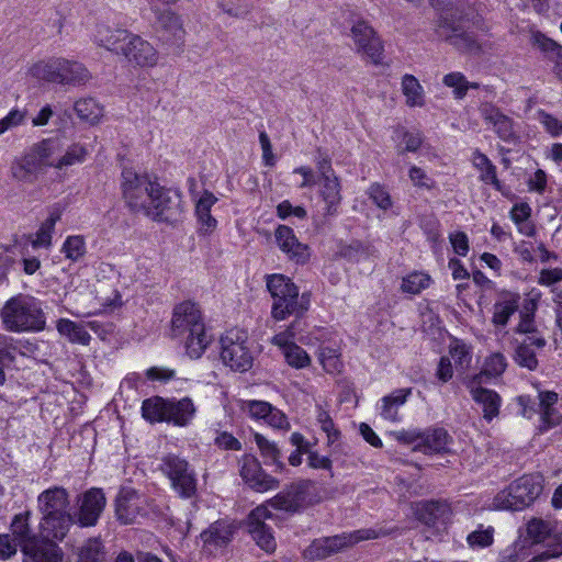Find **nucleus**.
Here are the masks:
<instances>
[{
  "mask_svg": "<svg viewBox=\"0 0 562 562\" xmlns=\"http://www.w3.org/2000/svg\"><path fill=\"white\" fill-rule=\"evenodd\" d=\"M171 336L184 344L190 358H200L210 338L199 305L184 301L175 306L171 319Z\"/></svg>",
  "mask_w": 562,
  "mask_h": 562,
  "instance_id": "f257e3e1",
  "label": "nucleus"
},
{
  "mask_svg": "<svg viewBox=\"0 0 562 562\" xmlns=\"http://www.w3.org/2000/svg\"><path fill=\"white\" fill-rule=\"evenodd\" d=\"M38 509L42 517V529L47 538L63 540L76 522L69 512V494L60 486L43 491L38 497Z\"/></svg>",
  "mask_w": 562,
  "mask_h": 562,
  "instance_id": "f03ea898",
  "label": "nucleus"
},
{
  "mask_svg": "<svg viewBox=\"0 0 562 562\" xmlns=\"http://www.w3.org/2000/svg\"><path fill=\"white\" fill-rule=\"evenodd\" d=\"M267 289L272 297L271 317L274 321H284L290 316L300 321L310 308V294H300L297 285L283 274L269 276Z\"/></svg>",
  "mask_w": 562,
  "mask_h": 562,
  "instance_id": "7ed1b4c3",
  "label": "nucleus"
},
{
  "mask_svg": "<svg viewBox=\"0 0 562 562\" xmlns=\"http://www.w3.org/2000/svg\"><path fill=\"white\" fill-rule=\"evenodd\" d=\"M4 328L9 331H38L45 327V316L38 302L19 294L11 297L1 310Z\"/></svg>",
  "mask_w": 562,
  "mask_h": 562,
  "instance_id": "20e7f679",
  "label": "nucleus"
},
{
  "mask_svg": "<svg viewBox=\"0 0 562 562\" xmlns=\"http://www.w3.org/2000/svg\"><path fill=\"white\" fill-rule=\"evenodd\" d=\"M159 470L170 481L173 491L182 498H192L196 494V474L189 462L175 453L161 458Z\"/></svg>",
  "mask_w": 562,
  "mask_h": 562,
  "instance_id": "39448f33",
  "label": "nucleus"
},
{
  "mask_svg": "<svg viewBox=\"0 0 562 562\" xmlns=\"http://www.w3.org/2000/svg\"><path fill=\"white\" fill-rule=\"evenodd\" d=\"M378 536L374 529L369 528L315 539L304 550V557L308 560H323L362 540L375 539Z\"/></svg>",
  "mask_w": 562,
  "mask_h": 562,
  "instance_id": "423d86ee",
  "label": "nucleus"
},
{
  "mask_svg": "<svg viewBox=\"0 0 562 562\" xmlns=\"http://www.w3.org/2000/svg\"><path fill=\"white\" fill-rule=\"evenodd\" d=\"M122 192L127 205L135 213H143L154 192L159 191V183L154 182L147 175L137 173L131 168L122 170Z\"/></svg>",
  "mask_w": 562,
  "mask_h": 562,
  "instance_id": "0eeeda50",
  "label": "nucleus"
},
{
  "mask_svg": "<svg viewBox=\"0 0 562 562\" xmlns=\"http://www.w3.org/2000/svg\"><path fill=\"white\" fill-rule=\"evenodd\" d=\"M223 362L236 371H247L252 363V356L247 347V335L238 329L228 330L221 339Z\"/></svg>",
  "mask_w": 562,
  "mask_h": 562,
  "instance_id": "6e6552de",
  "label": "nucleus"
},
{
  "mask_svg": "<svg viewBox=\"0 0 562 562\" xmlns=\"http://www.w3.org/2000/svg\"><path fill=\"white\" fill-rule=\"evenodd\" d=\"M314 490L313 481L300 480L273 497L271 504L277 509L295 513L316 502Z\"/></svg>",
  "mask_w": 562,
  "mask_h": 562,
  "instance_id": "1a4fd4ad",
  "label": "nucleus"
},
{
  "mask_svg": "<svg viewBox=\"0 0 562 562\" xmlns=\"http://www.w3.org/2000/svg\"><path fill=\"white\" fill-rule=\"evenodd\" d=\"M143 213L158 222L176 223L182 213L181 195L159 186V191L154 192Z\"/></svg>",
  "mask_w": 562,
  "mask_h": 562,
  "instance_id": "9d476101",
  "label": "nucleus"
},
{
  "mask_svg": "<svg viewBox=\"0 0 562 562\" xmlns=\"http://www.w3.org/2000/svg\"><path fill=\"white\" fill-rule=\"evenodd\" d=\"M148 513V499L132 487L121 488L115 501V515L124 525L137 524Z\"/></svg>",
  "mask_w": 562,
  "mask_h": 562,
  "instance_id": "9b49d317",
  "label": "nucleus"
},
{
  "mask_svg": "<svg viewBox=\"0 0 562 562\" xmlns=\"http://www.w3.org/2000/svg\"><path fill=\"white\" fill-rule=\"evenodd\" d=\"M350 32L357 53L369 58L374 65L381 64L384 47L373 27L366 21H358Z\"/></svg>",
  "mask_w": 562,
  "mask_h": 562,
  "instance_id": "f8f14e48",
  "label": "nucleus"
},
{
  "mask_svg": "<svg viewBox=\"0 0 562 562\" xmlns=\"http://www.w3.org/2000/svg\"><path fill=\"white\" fill-rule=\"evenodd\" d=\"M483 374H475L464 380V384L470 391L472 400L482 407L483 418L491 422L499 415L502 398L497 392L482 386L484 383Z\"/></svg>",
  "mask_w": 562,
  "mask_h": 562,
  "instance_id": "ddd939ff",
  "label": "nucleus"
},
{
  "mask_svg": "<svg viewBox=\"0 0 562 562\" xmlns=\"http://www.w3.org/2000/svg\"><path fill=\"white\" fill-rule=\"evenodd\" d=\"M105 496L101 488H90L78 497L77 522L80 527L97 525L105 507Z\"/></svg>",
  "mask_w": 562,
  "mask_h": 562,
  "instance_id": "4468645a",
  "label": "nucleus"
},
{
  "mask_svg": "<svg viewBox=\"0 0 562 562\" xmlns=\"http://www.w3.org/2000/svg\"><path fill=\"white\" fill-rule=\"evenodd\" d=\"M121 55L130 64L139 67H153L159 58L158 52L149 42L133 33L126 38Z\"/></svg>",
  "mask_w": 562,
  "mask_h": 562,
  "instance_id": "2eb2a0df",
  "label": "nucleus"
},
{
  "mask_svg": "<svg viewBox=\"0 0 562 562\" xmlns=\"http://www.w3.org/2000/svg\"><path fill=\"white\" fill-rule=\"evenodd\" d=\"M271 517L266 506H258L250 512L247 519L248 530L256 543L267 552L276 549V540L270 527L265 522Z\"/></svg>",
  "mask_w": 562,
  "mask_h": 562,
  "instance_id": "dca6fc26",
  "label": "nucleus"
},
{
  "mask_svg": "<svg viewBox=\"0 0 562 562\" xmlns=\"http://www.w3.org/2000/svg\"><path fill=\"white\" fill-rule=\"evenodd\" d=\"M239 473L243 480L257 492H266L279 486V481L263 472L259 461L252 456L241 458Z\"/></svg>",
  "mask_w": 562,
  "mask_h": 562,
  "instance_id": "f3484780",
  "label": "nucleus"
},
{
  "mask_svg": "<svg viewBox=\"0 0 562 562\" xmlns=\"http://www.w3.org/2000/svg\"><path fill=\"white\" fill-rule=\"evenodd\" d=\"M279 248L288 258L296 263H305L310 259V248L297 240L293 229L286 225H279L274 232Z\"/></svg>",
  "mask_w": 562,
  "mask_h": 562,
  "instance_id": "a211bd4d",
  "label": "nucleus"
},
{
  "mask_svg": "<svg viewBox=\"0 0 562 562\" xmlns=\"http://www.w3.org/2000/svg\"><path fill=\"white\" fill-rule=\"evenodd\" d=\"M536 310L537 304L533 301L526 303L519 313V323L514 330L517 334L527 335L525 339L531 340V344H533L536 349H542L546 347L547 340L536 324Z\"/></svg>",
  "mask_w": 562,
  "mask_h": 562,
  "instance_id": "6ab92c4d",
  "label": "nucleus"
},
{
  "mask_svg": "<svg viewBox=\"0 0 562 562\" xmlns=\"http://www.w3.org/2000/svg\"><path fill=\"white\" fill-rule=\"evenodd\" d=\"M90 79L91 74L83 64L58 57V85L79 87Z\"/></svg>",
  "mask_w": 562,
  "mask_h": 562,
  "instance_id": "aec40b11",
  "label": "nucleus"
},
{
  "mask_svg": "<svg viewBox=\"0 0 562 562\" xmlns=\"http://www.w3.org/2000/svg\"><path fill=\"white\" fill-rule=\"evenodd\" d=\"M513 490L517 493L518 504L526 508L530 506L543 490V479L540 474H526L513 482Z\"/></svg>",
  "mask_w": 562,
  "mask_h": 562,
  "instance_id": "412c9836",
  "label": "nucleus"
},
{
  "mask_svg": "<svg viewBox=\"0 0 562 562\" xmlns=\"http://www.w3.org/2000/svg\"><path fill=\"white\" fill-rule=\"evenodd\" d=\"M437 33L459 49H472L476 46L474 38L463 32L462 27L448 16H440Z\"/></svg>",
  "mask_w": 562,
  "mask_h": 562,
  "instance_id": "4be33fe9",
  "label": "nucleus"
},
{
  "mask_svg": "<svg viewBox=\"0 0 562 562\" xmlns=\"http://www.w3.org/2000/svg\"><path fill=\"white\" fill-rule=\"evenodd\" d=\"M529 42L531 46L539 49L547 59L555 64L553 69L554 74L562 80V45L549 38L540 31L535 30L530 31Z\"/></svg>",
  "mask_w": 562,
  "mask_h": 562,
  "instance_id": "5701e85b",
  "label": "nucleus"
},
{
  "mask_svg": "<svg viewBox=\"0 0 562 562\" xmlns=\"http://www.w3.org/2000/svg\"><path fill=\"white\" fill-rule=\"evenodd\" d=\"M451 436L443 428H430L422 431V439L414 450L424 453H446L450 450Z\"/></svg>",
  "mask_w": 562,
  "mask_h": 562,
  "instance_id": "b1692460",
  "label": "nucleus"
},
{
  "mask_svg": "<svg viewBox=\"0 0 562 562\" xmlns=\"http://www.w3.org/2000/svg\"><path fill=\"white\" fill-rule=\"evenodd\" d=\"M130 33L123 29H111L109 25L98 24L93 34V41L98 46L121 55Z\"/></svg>",
  "mask_w": 562,
  "mask_h": 562,
  "instance_id": "393cba45",
  "label": "nucleus"
},
{
  "mask_svg": "<svg viewBox=\"0 0 562 562\" xmlns=\"http://www.w3.org/2000/svg\"><path fill=\"white\" fill-rule=\"evenodd\" d=\"M24 562H61L63 552L52 541H35L24 544Z\"/></svg>",
  "mask_w": 562,
  "mask_h": 562,
  "instance_id": "a878e982",
  "label": "nucleus"
},
{
  "mask_svg": "<svg viewBox=\"0 0 562 562\" xmlns=\"http://www.w3.org/2000/svg\"><path fill=\"white\" fill-rule=\"evenodd\" d=\"M234 531L231 522L218 520L201 533V539L204 547L211 551L212 548L225 547L232 540Z\"/></svg>",
  "mask_w": 562,
  "mask_h": 562,
  "instance_id": "bb28decb",
  "label": "nucleus"
},
{
  "mask_svg": "<svg viewBox=\"0 0 562 562\" xmlns=\"http://www.w3.org/2000/svg\"><path fill=\"white\" fill-rule=\"evenodd\" d=\"M418 519L427 526L445 524L451 514L450 506L446 502L430 501L419 504L417 507Z\"/></svg>",
  "mask_w": 562,
  "mask_h": 562,
  "instance_id": "cd10ccee",
  "label": "nucleus"
},
{
  "mask_svg": "<svg viewBox=\"0 0 562 562\" xmlns=\"http://www.w3.org/2000/svg\"><path fill=\"white\" fill-rule=\"evenodd\" d=\"M520 296L517 293H503L493 305L492 323L505 327L509 318L518 311Z\"/></svg>",
  "mask_w": 562,
  "mask_h": 562,
  "instance_id": "c85d7f7f",
  "label": "nucleus"
},
{
  "mask_svg": "<svg viewBox=\"0 0 562 562\" xmlns=\"http://www.w3.org/2000/svg\"><path fill=\"white\" fill-rule=\"evenodd\" d=\"M195 406L190 397L167 400V422L176 426H187L195 415Z\"/></svg>",
  "mask_w": 562,
  "mask_h": 562,
  "instance_id": "c756f323",
  "label": "nucleus"
},
{
  "mask_svg": "<svg viewBox=\"0 0 562 562\" xmlns=\"http://www.w3.org/2000/svg\"><path fill=\"white\" fill-rule=\"evenodd\" d=\"M43 166L35 154L25 155L12 162L10 171L13 179L22 182L32 183L36 178V172Z\"/></svg>",
  "mask_w": 562,
  "mask_h": 562,
  "instance_id": "7c9ffc66",
  "label": "nucleus"
},
{
  "mask_svg": "<svg viewBox=\"0 0 562 562\" xmlns=\"http://www.w3.org/2000/svg\"><path fill=\"white\" fill-rule=\"evenodd\" d=\"M157 27L165 31L172 37L180 40L184 34L182 21L179 14L170 9L151 8Z\"/></svg>",
  "mask_w": 562,
  "mask_h": 562,
  "instance_id": "2f4dec72",
  "label": "nucleus"
},
{
  "mask_svg": "<svg viewBox=\"0 0 562 562\" xmlns=\"http://www.w3.org/2000/svg\"><path fill=\"white\" fill-rule=\"evenodd\" d=\"M217 202V198L210 191H204L195 205V213L201 225L200 231L209 234L216 227L217 221L211 215V207Z\"/></svg>",
  "mask_w": 562,
  "mask_h": 562,
  "instance_id": "473e14b6",
  "label": "nucleus"
},
{
  "mask_svg": "<svg viewBox=\"0 0 562 562\" xmlns=\"http://www.w3.org/2000/svg\"><path fill=\"white\" fill-rule=\"evenodd\" d=\"M65 140L63 138H48L42 140L35 148V156L44 167H53L49 161H58L61 153L65 150Z\"/></svg>",
  "mask_w": 562,
  "mask_h": 562,
  "instance_id": "72a5a7b5",
  "label": "nucleus"
},
{
  "mask_svg": "<svg viewBox=\"0 0 562 562\" xmlns=\"http://www.w3.org/2000/svg\"><path fill=\"white\" fill-rule=\"evenodd\" d=\"M411 389H398L382 398L381 416L390 422H397L398 408L407 401Z\"/></svg>",
  "mask_w": 562,
  "mask_h": 562,
  "instance_id": "f704fd0d",
  "label": "nucleus"
},
{
  "mask_svg": "<svg viewBox=\"0 0 562 562\" xmlns=\"http://www.w3.org/2000/svg\"><path fill=\"white\" fill-rule=\"evenodd\" d=\"M321 195L326 204L327 214L337 212V207L341 201L340 183L336 176L325 177L321 179Z\"/></svg>",
  "mask_w": 562,
  "mask_h": 562,
  "instance_id": "c9c22d12",
  "label": "nucleus"
},
{
  "mask_svg": "<svg viewBox=\"0 0 562 562\" xmlns=\"http://www.w3.org/2000/svg\"><path fill=\"white\" fill-rule=\"evenodd\" d=\"M255 442L260 450V454L263 458L265 463L267 465H274L276 471L282 472L285 465L281 461V451L278 446L258 432L255 434Z\"/></svg>",
  "mask_w": 562,
  "mask_h": 562,
  "instance_id": "e433bc0d",
  "label": "nucleus"
},
{
  "mask_svg": "<svg viewBox=\"0 0 562 562\" xmlns=\"http://www.w3.org/2000/svg\"><path fill=\"white\" fill-rule=\"evenodd\" d=\"M29 75L38 81L57 83L58 57L38 60L30 67Z\"/></svg>",
  "mask_w": 562,
  "mask_h": 562,
  "instance_id": "4c0bfd02",
  "label": "nucleus"
},
{
  "mask_svg": "<svg viewBox=\"0 0 562 562\" xmlns=\"http://www.w3.org/2000/svg\"><path fill=\"white\" fill-rule=\"evenodd\" d=\"M473 166L480 170V179L485 183H491L494 186L496 190H501V182L496 175V167L490 160V158L481 153L480 150H475L472 157Z\"/></svg>",
  "mask_w": 562,
  "mask_h": 562,
  "instance_id": "58836bf2",
  "label": "nucleus"
},
{
  "mask_svg": "<svg viewBox=\"0 0 562 562\" xmlns=\"http://www.w3.org/2000/svg\"><path fill=\"white\" fill-rule=\"evenodd\" d=\"M77 562H105L106 551L102 541L98 538H90L78 549Z\"/></svg>",
  "mask_w": 562,
  "mask_h": 562,
  "instance_id": "ea45409f",
  "label": "nucleus"
},
{
  "mask_svg": "<svg viewBox=\"0 0 562 562\" xmlns=\"http://www.w3.org/2000/svg\"><path fill=\"white\" fill-rule=\"evenodd\" d=\"M142 415L150 423L167 422V400L159 396L145 400Z\"/></svg>",
  "mask_w": 562,
  "mask_h": 562,
  "instance_id": "a19ab883",
  "label": "nucleus"
},
{
  "mask_svg": "<svg viewBox=\"0 0 562 562\" xmlns=\"http://www.w3.org/2000/svg\"><path fill=\"white\" fill-rule=\"evenodd\" d=\"M57 330L71 342L88 345L91 336L80 324L61 318L57 322Z\"/></svg>",
  "mask_w": 562,
  "mask_h": 562,
  "instance_id": "79ce46f5",
  "label": "nucleus"
},
{
  "mask_svg": "<svg viewBox=\"0 0 562 562\" xmlns=\"http://www.w3.org/2000/svg\"><path fill=\"white\" fill-rule=\"evenodd\" d=\"M29 517L30 512L20 513L13 517L11 522L12 535L22 550L25 543L37 541L31 533Z\"/></svg>",
  "mask_w": 562,
  "mask_h": 562,
  "instance_id": "37998d69",
  "label": "nucleus"
},
{
  "mask_svg": "<svg viewBox=\"0 0 562 562\" xmlns=\"http://www.w3.org/2000/svg\"><path fill=\"white\" fill-rule=\"evenodd\" d=\"M77 115L91 124H95L103 115V108L93 98H83L74 105Z\"/></svg>",
  "mask_w": 562,
  "mask_h": 562,
  "instance_id": "c03bdc74",
  "label": "nucleus"
},
{
  "mask_svg": "<svg viewBox=\"0 0 562 562\" xmlns=\"http://www.w3.org/2000/svg\"><path fill=\"white\" fill-rule=\"evenodd\" d=\"M554 531V521L542 518H532L528 521L526 532L527 537L535 543H540L551 538Z\"/></svg>",
  "mask_w": 562,
  "mask_h": 562,
  "instance_id": "a18cd8bd",
  "label": "nucleus"
},
{
  "mask_svg": "<svg viewBox=\"0 0 562 562\" xmlns=\"http://www.w3.org/2000/svg\"><path fill=\"white\" fill-rule=\"evenodd\" d=\"M402 90L406 97L408 106H423L425 103L423 87L412 75H405L402 79Z\"/></svg>",
  "mask_w": 562,
  "mask_h": 562,
  "instance_id": "49530a36",
  "label": "nucleus"
},
{
  "mask_svg": "<svg viewBox=\"0 0 562 562\" xmlns=\"http://www.w3.org/2000/svg\"><path fill=\"white\" fill-rule=\"evenodd\" d=\"M533 348L536 347L533 344H531V340L524 339L521 342H519L515 349V362L530 371L536 370L538 367V359Z\"/></svg>",
  "mask_w": 562,
  "mask_h": 562,
  "instance_id": "de8ad7c7",
  "label": "nucleus"
},
{
  "mask_svg": "<svg viewBox=\"0 0 562 562\" xmlns=\"http://www.w3.org/2000/svg\"><path fill=\"white\" fill-rule=\"evenodd\" d=\"M87 156V149L85 146L80 144H72L65 148V150L61 153L60 157L58 158V161L52 162L54 168L56 169H63L69 166H72L75 164H80L85 160Z\"/></svg>",
  "mask_w": 562,
  "mask_h": 562,
  "instance_id": "09e8293b",
  "label": "nucleus"
},
{
  "mask_svg": "<svg viewBox=\"0 0 562 562\" xmlns=\"http://www.w3.org/2000/svg\"><path fill=\"white\" fill-rule=\"evenodd\" d=\"M59 220L58 213H53L41 225L36 232L35 238L32 241L34 248H48L52 245V236L55 229L56 222Z\"/></svg>",
  "mask_w": 562,
  "mask_h": 562,
  "instance_id": "8fccbe9b",
  "label": "nucleus"
},
{
  "mask_svg": "<svg viewBox=\"0 0 562 562\" xmlns=\"http://www.w3.org/2000/svg\"><path fill=\"white\" fill-rule=\"evenodd\" d=\"M449 353L450 359L454 361L457 371L464 373L469 369L472 360L469 347L457 340L450 345Z\"/></svg>",
  "mask_w": 562,
  "mask_h": 562,
  "instance_id": "3c124183",
  "label": "nucleus"
},
{
  "mask_svg": "<svg viewBox=\"0 0 562 562\" xmlns=\"http://www.w3.org/2000/svg\"><path fill=\"white\" fill-rule=\"evenodd\" d=\"M517 493L513 490V483L505 490L498 492L493 499L495 509L504 510H522V506L518 504Z\"/></svg>",
  "mask_w": 562,
  "mask_h": 562,
  "instance_id": "603ef678",
  "label": "nucleus"
},
{
  "mask_svg": "<svg viewBox=\"0 0 562 562\" xmlns=\"http://www.w3.org/2000/svg\"><path fill=\"white\" fill-rule=\"evenodd\" d=\"M551 538L553 539L554 544L550 546L548 550L535 555L528 562H542L562 554V525L554 521V531H552Z\"/></svg>",
  "mask_w": 562,
  "mask_h": 562,
  "instance_id": "864d4df0",
  "label": "nucleus"
},
{
  "mask_svg": "<svg viewBox=\"0 0 562 562\" xmlns=\"http://www.w3.org/2000/svg\"><path fill=\"white\" fill-rule=\"evenodd\" d=\"M63 252L67 259L77 261L82 258L86 254V241L80 235H74L67 237L63 245Z\"/></svg>",
  "mask_w": 562,
  "mask_h": 562,
  "instance_id": "5fc2aeb1",
  "label": "nucleus"
},
{
  "mask_svg": "<svg viewBox=\"0 0 562 562\" xmlns=\"http://www.w3.org/2000/svg\"><path fill=\"white\" fill-rule=\"evenodd\" d=\"M286 363L295 369H303L310 366L311 358L307 352L296 344L288 347L283 352Z\"/></svg>",
  "mask_w": 562,
  "mask_h": 562,
  "instance_id": "6e6d98bb",
  "label": "nucleus"
},
{
  "mask_svg": "<svg viewBox=\"0 0 562 562\" xmlns=\"http://www.w3.org/2000/svg\"><path fill=\"white\" fill-rule=\"evenodd\" d=\"M507 367L506 358L504 355L496 352L486 358L483 370L479 374H483L485 378L501 375Z\"/></svg>",
  "mask_w": 562,
  "mask_h": 562,
  "instance_id": "4d7b16f0",
  "label": "nucleus"
},
{
  "mask_svg": "<svg viewBox=\"0 0 562 562\" xmlns=\"http://www.w3.org/2000/svg\"><path fill=\"white\" fill-rule=\"evenodd\" d=\"M429 283V276L420 272H415L408 274L406 278L403 279L402 290L411 294H418L422 290L428 288Z\"/></svg>",
  "mask_w": 562,
  "mask_h": 562,
  "instance_id": "13d9d810",
  "label": "nucleus"
},
{
  "mask_svg": "<svg viewBox=\"0 0 562 562\" xmlns=\"http://www.w3.org/2000/svg\"><path fill=\"white\" fill-rule=\"evenodd\" d=\"M442 82L450 88H453L454 98L458 100L463 99L469 90V81L463 74L456 71L446 75Z\"/></svg>",
  "mask_w": 562,
  "mask_h": 562,
  "instance_id": "bf43d9fd",
  "label": "nucleus"
},
{
  "mask_svg": "<svg viewBox=\"0 0 562 562\" xmlns=\"http://www.w3.org/2000/svg\"><path fill=\"white\" fill-rule=\"evenodd\" d=\"M514 121L509 116H505L494 128L495 134L505 143L516 144L519 139L514 127Z\"/></svg>",
  "mask_w": 562,
  "mask_h": 562,
  "instance_id": "052dcab7",
  "label": "nucleus"
},
{
  "mask_svg": "<svg viewBox=\"0 0 562 562\" xmlns=\"http://www.w3.org/2000/svg\"><path fill=\"white\" fill-rule=\"evenodd\" d=\"M301 322L300 321H293L285 330L274 335L271 339V342L276 346H278L282 353L286 351L288 347L295 345L292 340L296 335V331L299 330Z\"/></svg>",
  "mask_w": 562,
  "mask_h": 562,
  "instance_id": "680f3d73",
  "label": "nucleus"
},
{
  "mask_svg": "<svg viewBox=\"0 0 562 562\" xmlns=\"http://www.w3.org/2000/svg\"><path fill=\"white\" fill-rule=\"evenodd\" d=\"M479 112L484 122L493 128L506 116L501 109L491 102H482Z\"/></svg>",
  "mask_w": 562,
  "mask_h": 562,
  "instance_id": "e2e57ef3",
  "label": "nucleus"
},
{
  "mask_svg": "<svg viewBox=\"0 0 562 562\" xmlns=\"http://www.w3.org/2000/svg\"><path fill=\"white\" fill-rule=\"evenodd\" d=\"M369 198L373 201V203L386 211L392 206V199L390 193L386 191L384 187L379 183H373L368 190Z\"/></svg>",
  "mask_w": 562,
  "mask_h": 562,
  "instance_id": "0e129e2a",
  "label": "nucleus"
},
{
  "mask_svg": "<svg viewBox=\"0 0 562 562\" xmlns=\"http://www.w3.org/2000/svg\"><path fill=\"white\" fill-rule=\"evenodd\" d=\"M494 529L488 527L486 529H479L472 531L467 540L472 548H485L493 543Z\"/></svg>",
  "mask_w": 562,
  "mask_h": 562,
  "instance_id": "69168bd1",
  "label": "nucleus"
},
{
  "mask_svg": "<svg viewBox=\"0 0 562 562\" xmlns=\"http://www.w3.org/2000/svg\"><path fill=\"white\" fill-rule=\"evenodd\" d=\"M317 422L321 425L322 430L326 432L329 443H334L338 440L340 431L335 428L334 422L326 411L319 409L317 414Z\"/></svg>",
  "mask_w": 562,
  "mask_h": 562,
  "instance_id": "338daca9",
  "label": "nucleus"
},
{
  "mask_svg": "<svg viewBox=\"0 0 562 562\" xmlns=\"http://www.w3.org/2000/svg\"><path fill=\"white\" fill-rule=\"evenodd\" d=\"M539 122L544 126L546 131L553 137L562 134V122L543 110L537 113Z\"/></svg>",
  "mask_w": 562,
  "mask_h": 562,
  "instance_id": "774afa93",
  "label": "nucleus"
}]
</instances>
